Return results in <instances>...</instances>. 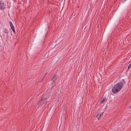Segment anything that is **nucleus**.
Instances as JSON below:
<instances>
[{"mask_svg": "<svg viewBox=\"0 0 131 131\" xmlns=\"http://www.w3.org/2000/svg\"><path fill=\"white\" fill-rule=\"evenodd\" d=\"M102 114H103V113H102L101 114H100V115H101H101H102Z\"/></svg>", "mask_w": 131, "mask_h": 131, "instance_id": "16", "label": "nucleus"}, {"mask_svg": "<svg viewBox=\"0 0 131 131\" xmlns=\"http://www.w3.org/2000/svg\"><path fill=\"white\" fill-rule=\"evenodd\" d=\"M9 23L11 29L14 28V27L11 21H9Z\"/></svg>", "mask_w": 131, "mask_h": 131, "instance_id": "7", "label": "nucleus"}, {"mask_svg": "<svg viewBox=\"0 0 131 131\" xmlns=\"http://www.w3.org/2000/svg\"><path fill=\"white\" fill-rule=\"evenodd\" d=\"M47 74V72L46 73L45 75H46V74Z\"/></svg>", "mask_w": 131, "mask_h": 131, "instance_id": "14", "label": "nucleus"}, {"mask_svg": "<svg viewBox=\"0 0 131 131\" xmlns=\"http://www.w3.org/2000/svg\"><path fill=\"white\" fill-rule=\"evenodd\" d=\"M9 38V35L7 34L6 35V37L5 38V39L6 42H8Z\"/></svg>", "mask_w": 131, "mask_h": 131, "instance_id": "6", "label": "nucleus"}, {"mask_svg": "<svg viewBox=\"0 0 131 131\" xmlns=\"http://www.w3.org/2000/svg\"><path fill=\"white\" fill-rule=\"evenodd\" d=\"M122 82H118L112 87V91L113 93L115 94L119 92L123 88L124 84L126 82L124 79L121 80Z\"/></svg>", "mask_w": 131, "mask_h": 131, "instance_id": "2", "label": "nucleus"}, {"mask_svg": "<svg viewBox=\"0 0 131 131\" xmlns=\"http://www.w3.org/2000/svg\"><path fill=\"white\" fill-rule=\"evenodd\" d=\"M126 0H124V1H126Z\"/></svg>", "mask_w": 131, "mask_h": 131, "instance_id": "17", "label": "nucleus"}, {"mask_svg": "<svg viewBox=\"0 0 131 131\" xmlns=\"http://www.w3.org/2000/svg\"><path fill=\"white\" fill-rule=\"evenodd\" d=\"M105 101V99H103L102 100H101L100 101V103H102L103 102H104V101Z\"/></svg>", "mask_w": 131, "mask_h": 131, "instance_id": "10", "label": "nucleus"}, {"mask_svg": "<svg viewBox=\"0 0 131 131\" xmlns=\"http://www.w3.org/2000/svg\"><path fill=\"white\" fill-rule=\"evenodd\" d=\"M122 82H118L112 87V91L113 93L115 94L119 92L123 88L124 84L126 82L124 79L121 80Z\"/></svg>", "mask_w": 131, "mask_h": 131, "instance_id": "1", "label": "nucleus"}, {"mask_svg": "<svg viewBox=\"0 0 131 131\" xmlns=\"http://www.w3.org/2000/svg\"><path fill=\"white\" fill-rule=\"evenodd\" d=\"M49 98V97L47 96V93L44 94L42 96L41 99L40 100L38 103V107H41L42 105L44 104L45 102H47V100Z\"/></svg>", "mask_w": 131, "mask_h": 131, "instance_id": "3", "label": "nucleus"}, {"mask_svg": "<svg viewBox=\"0 0 131 131\" xmlns=\"http://www.w3.org/2000/svg\"><path fill=\"white\" fill-rule=\"evenodd\" d=\"M101 116V115H100V116H99V117H97L98 120H99L100 119Z\"/></svg>", "mask_w": 131, "mask_h": 131, "instance_id": "12", "label": "nucleus"}, {"mask_svg": "<svg viewBox=\"0 0 131 131\" xmlns=\"http://www.w3.org/2000/svg\"><path fill=\"white\" fill-rule=\"evenodd\" d=\"M5 7L3 2L0 1V9L1 10L3 11L5 9Z\"/></svg>", "mask_w": 131, "mask_h": 131, "instance_id": "4", "label": "nucleus"}, {"mask_svg": "<svg viewBox=\"0 0 131 131\" xmlns=\"http://www.w3.org/2000/svg\"><path fill=\"white\" fill-rule=\"evenodd\" d=\"M11 29L13 31V32L14 33H15V30L14 27V28H13L12 29Z\"/></svg>", "mask_w": 131, "mask_h": 131, "instance_id": "11", "label": "nucleus"}, {"mask_svg": "<svg viewBox=\"0 0 131 131\" xmlns=\"http://www.w3.org/2000/svg\"><path fill=\"white\" fill-rule=\"evenodd\" d=\"M57 79V76L56 74H54L51 80L52 82H55Z\"/></svg>", "mask_w": 131, "mask_h": 131, "instance_id": "5", "label": "nucleus"}, {"mask_svg": "<svg viewBox=\"0 0 131 131\" xmlns=\"http://www.w3.org/2000/svg\"><path fill=\"white\" fill-rule=\"evenodd\" d=\"M131 68V63H130L129 64V65L128 67V68L127 69V71H128V70L130 68Z\"/></svg>", "mask_w": 131, "mask_h": 131, "instance_id": "9", "label": "nucleus"}, {"mask_svg": "<svg viewBox=\"0 0 131 131\" xmlns=\"http://www.w3.org/2000/svg\"><path fill=\"white\" fill-rule=\"evenodd\" d=\"M100 116V115L99 114H98L97 115V116H96V117L97 118L98 117H99V116Z\"/></svg>", "mask_w": 131, "mask_h": 131, "instance_id": "13", "label": "nucleus"}, {"mask_svg": "<svg viewBox=\"0 0 131 131\" xmlns=\"http://www.w3.org/2000/svg\"><path fill=\"white\" fill-rule=\"evenodd\" d=\"M129 108H131V106H130L129 107Z\"/></svg>", "mask_w": 131, "mask_h": 131, "instance_id": "15", "label": "nucleus"}, {"mask_svg": "<svg viewBox=\"0 0 131 131\" xmlns=\"http://www.w3.org/2000/svg\"><path fill=\"white\" fill-rule=\"evenodd\" d=\"M4 31L5 32L6 34H7L9 32L7 30L6 28H5L4 29Z\"/></svg>", "mask_w": 131, "mask_h": 131, "instance_id": "8", "label": "nucleus"}]
</instances>
